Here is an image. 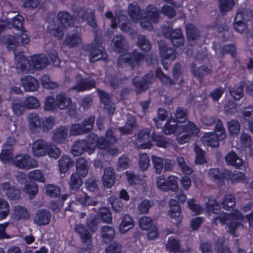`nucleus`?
Wrapping results in <instances>:
<instances>
[{
  "label": "nucleus",
  "instance_id": "47",
  "mask_svg": "<svg viewBox=\"0 0 253 253\" xmlns=\"http://www.w3.org/2000/svg\"><path fill=\"white\" fill-rule=\"evenodd\" d=\"M109 201L111 205L112 210L116 213L120 212L124 208V204L118 198L111 196L109 198Z\"/></svg>",
  "mask_w": 253,
  "mask_h": 253
},
{
  "label": "nucleus",
  "instance_id": "14",
  "mask_svg": "<svg viewBox=\"0 0 253 253\" xmlns=\"http://www.w3.org/2000/svg\"><path fill=\"white\" fill-rule=\"evenodd\" d=\"M77 83L73 87V89L79 92L90 90L96 87V82L94 80L90 79L89 78H84L80 74L77 75Z\"/></svg>",
  "mask_w": 253,
  "mask_h": 253
},
{
  "label": "nucleus",
  "instance_id": "17",
  "mask_svg": "<svg viewBox=\"0 0 253 253\" xmlns=\"http://www.w3.org/2000/svg\"><path fill=\"white\" fill-rule=\"evenodd\" d=\"M21 82L22 86L26 91L34 92L39 88L38 81L31 76H24L21 79Z\"/></svg>",
  "mask_w": 253,
  "mask_h": 253
},
{
  "label": "nucleus",
  "instance_id": "2",
  "mask_svg": "<svg viewBox=\"0 0 253 253\" xmlns=\"http://www.w3.org/2000/svg\"><path fill=\"white\" fill-rule=\"evenodd\" d=\"M101 43V38L95 33L94 43L87 44L84 46V50L89 53V60L91 63H94L101 60H105L107 58V53L104 50L99 49Z\"/></svg>",
  "mask_w": 253,
  "mask_h": 253
},
{
  "label": "nucleus",
  "instance_id": "18",
  "mask_svg": "<svg viewBox=\"0 0 253 253\" xmlns=\"http://www.w3.org/2000/svg\"><path fill=\"white\" fill-rule=\"evenodd\" d=\"M116 174L114 169L111 167L105 168L102 176L103 185L108 188H111L116 182Z\"/></svg>",
  "mask_w": 253,
  "mask_h": 253
},
{
  "label": "nucleus",
  "instance_id": "39",
  "mask_svg": "<svg viewBox=\"0 0 253 253\" xmlns=\"http://www.w3.org/2000/svg\"><path fill=\"white\" fill-rule=\"evenodd\" d=\"M101 235L103 241L108 244L114 238L115 231L113 228L109 226H105L102 228Z\"/></svg>",
  "mask_w": 253,
  "mask_h": 253
},
{
  "label": "nucleus",
  "instance_id": "61",
  "mask_svg": "<svg viewBox=\"0 0 253 253\" xmlns=\"http://www.w3.org/2000/svg\"><path fill=\"white\" fill-rule=\"evenodd\" d=\"M80 41V38L77 34L67 35L64 41V43L69 47H74L77 45Z\"/></svg>",
  "mask_w": 253,
  "mask_h": 253
},
{
  "label": "nucleus",
  "instance_id": "12",
  "mask_svg": "<svg viewBox=\"0 0 253 253\" xmlns=\"http://www.w3.org/2000/svg\"><path fill=\"white\" fill-rule=\"evenodd\" d=\"M54 108L60 110L68 109L70 112L72 109L74 112L76 110V107L73 104L72 98L65 92H61L56 95Z\"/></svg>",
  "mask_w": 253,
  "mask_h": 253
},
{
  "label": "nucleus",
  "instance_id": "37",
  "mask_svg": "<svg viewBox=\"0 0 253 253\" xmlns=\"http://www.w3.org/2000/svg\"><path fill=\"white\" fill-rule=\"evenodd\" d=\"M180 130L182 132L186 133L191 137L197 136L200 131L197 126L191 121H188L187 124L180 126Z\"/></svg>",
  "mask_w": 253,
  "mask_h": 253
},
{
  "label": "nucleus",
  "instance_id": "11",
  "mask_svg": "<svg viewBox=\"0 0 253 253\" xmlns=\"http://www.w3.org/2000/svg\"><path fill=\"white\" fill-rule=\"evenodd\" d=\"M164 33L166 37H169L175 48L183 45L184 38L180 29H172L169 28L164 29Z\"/></svg>",
  "mask_w": 253,
  "mask_h": 253
},
{
  "label": "nucleus",
  "instance_id": "46",
  "mask_svg": "<svg viewBox=\"0 0 253 253\" xmlns=\"http://www.w3.org/2000/svg\"><path fill=\"white\" fill-rule=\"evenodd\" d=\"M11 108L14 114L17 116L22 115L26 109L23 101L18 99L12 100Z\"/></svg>",
  "mask_w": 253,
  "mask_h": 253
},
{
  "label": "nucleus",
  "instance_id": "5",
  "mask_svg": "<svg viewBox=\"0 0 253 253\" xmlns=\"http://www.w3.org/2000/svg\"><path fill=\"white\" fill-rule=\"evenodd\" d=\"M155 76L153 72H149L143 77H134L132 80V85L135 87L137 93L147 90L150 84L154 81Z\"/></svg>",
  "mask_w": 253,
  "mask_h": 253
},
{
  "label": "nucleus",
  "instance_id": "30",
  "mask_svg": "<svg viewBox=\"0 0 253 253\" xmlns=\"http://www.w3.org/2000/svg\"><path fill=\"white\" fill-rule=\"evenodd\" d=\"M187 38L189 42L197 40L200 37V33L193 23H187L185 26Z\"/></svg>",
  "mask_w": 253,
  "mask_h": 253
},
{
  "label": "nucleus",
  "instance_id": "25",
  "mask_svg": "<svg viewBox=\"0 0 253 253\" xmlns=\"http://www.w3.org/2000/svg\"><path fill=\"white\" fill-rule=\"evenodd\" d=\"M68 129L66 126H62L56 128L53 132V141L58 144L65 142L67 137Z\"/></svg>",
  "mask_w": 253,
  "mask_h": 253
},
{
  "label": "nucleus",
  "instance_id": "26",
  "mask_svg": "<svg viewBox=\"0 0 253 253\" xmlns=\"http://www.w3.org/2000/svg\"><path fill=\"white\" fill-rule=\"evenodd\" d=\"M241 115L245 121L248 123L249 130L253 133V104L244 107Z\"/></svg>",
  "mask_w": 253,
  "mask_h": 253
},
{
  "label": "nucleus",
  "instance_id": "36",
  "mask_svg": "<svg viewBox=\"0 0 253 253\" xmlns=\"http://www.w3.org/2000/svg\"><path fill=\"white\" fill-rule=\"evenodd\" d=\"M225 161L228 165L239 168L243 164V160L239 158L233 151L229 152L225 157Z\"/></svg>",
  "mask_w": 253,
  "mask_h": 253
},
{
  "label": "nucleus",
  "instance_id": "21",
  "mask_svg": "<svg viewBox=\"0 0 253 253\" xmlns=\"http://www.w3.org/2000/svg\"><path fill=\"white\" fill-rule=\"evenodd\" d=\"M151 131L149 129L140 130L137 134L138 141L142 143L141 147L143 149H149L152 146L149 139L151 137Z\"/></svg>",
  "mask_w": 253,
  "mask_h": 253
},
{
  "label": "nucleus",
  "instance_id": "1",
  "mask_svg": "<svg viewBox=\"0 0 253 253\" xmlns=\"http://www.w3.org/2000/svg\"><path fill=\"white\" fill-rule=\"evenodd\" d=\"M144 59L148 65H153L156 61L152 55L145 56L143 53L134 49L130 53L121 54L117 59V64L119 66L128 64L132 70H134L136 65L139 66L141 61Z\"/></svg>",
  "mask_w": 253,
  "mask_h": 253
},
{
  "label": "nucleus",
  "instance_id": "55",
  "mask_svg": "<svg viewBox=\"0 0 253 253\" xmlns=\"http://www.w3.org/2000/svg\"><path fill=\"white\" fill-rule=\"evenodd\" d=\"M98 138L99 137L96 133H90L88 135L87 140L86 141L87 143L90 153H93L94 152L95 148H96V144Z\"/></svg>",
  "mask_w": 253,
  "mask_h": 253
},
{
  "label": "nucleus",
  "instance_id": "27",
  "mask_svg": "<svg viewBox=\"0 0 253 253\" xmlns=\"http://www.w3.org/2000/svg\"><path fill=\"white\" fill-rule=\"evenodd\" d=\"M202 140L204 143L211 147H217L219 145V141H222L218 135L214 132L204 133Z\"/></svg>",
  "mask_w": 253,
  "mask_h": 253
},
{
  "label": "nucleus",
  "instance_id": "22",
  "mask_svg": "<svg viewBox=\"0 0 253 253\" xmlns=\"http://www.w3.org/2000/svg\"><path fill=\"white\" fill-rule=\"evenodd\" d=\"M57 18L61 25L66 29L73 25L75 17L67 11H59L57 13Z\"/></svg>",
  "mask_w": 253,
  "mask_h": 253
},
{
  "label": "nucleus",
  "instance_id": "44",
  "mask_svg": "<svg viewBox=\"0 0 253 253\" xmlns=\"http://www.w3.org/2000/svg\"><path fill=\"white\" fill-rule=\"evenodd\" d=\"M137 46L144 52H149L152 48V44L145 35H140L138 37Z\"/></svg>",
  "mask_w": 253,
  "mask_h": 253
},
{
  "label": "nucleus",
  "instance_id": "3",
  "mask_svg": "<svg viewBox=\"0 0 253 253\" xmlns=\"http://www.w3.org/2000/svg\"><path fill=\"white\" fill-rule=\"evenodd\" d=\"M253 20V11L243 9L237 11L234 20V28L239 33H242L246 27L247 22Z\"/></svg>",
  "mask_w": 253,
  "mask_h": 253
},
{
  "label": "nucleus",
  "instance_id": "42",
  "mask_svg": "<svg viewBox=\"0 0 253 253\" xmlns=\"http://www.w3.org/2000/svg\"><path fill=\"white\" fill-rule=\"evenodd\" d=\"M188 113L187 109L184 107H178L176 109L174 119L179 124L185 123L188 119Z\"/></svg>",
  "mask_w": 253,
  "mask_h": 253
},
{
  "label": "nucleus",
  "instance_id": "52",
  "mask_svg": "<svg viewBox=\"0 0 253 253\" xmlns=\"http://www.w3.org/2000/svg\"><path fill=\"white\" fill-rule=\"evenodd\" d=\"M81 176L76 172L72 173L69 181L71 189L76 191L80 188L82 184V180Z\"/></svg>",
  "mask_w": 253,
  "mask_h": 253
},
{
  "label": "nucleus",
  "instance_id": "19",
  "mask_svg": "<svg viewBox=\"0 0 253 253\" xmlns=\"http://www.w3.org/2000/svg\"><path fill=\"white\" fill-rule=\"evenodd\" d=\"M85 152H87L89 154H91L89 153L86 140H79L74 143L71 149V153L74 156H80Z\"/></svg>",
  "mask_w": 253,
  "mask_h": 253
},
{
  "label": "nucleus",
  "instance_id": "31",
  "mask_svg": "<svg viewBox=\"0 0 253 253\" xmlns=\"http://www.w3.org/2000/svg\"><path fill=\"white\" fill-rule=\"evenodd\" d=\"M74 163L72 159L67 155H63L58 161L59 170L62 173L67 172L72 167Z\"/></svg>",
  "mask_w": 253,
  "mask_h": 253
},
{
  "label": "nucleus",
  "instance_id": "20",
  "mask_svg": "<svg viewBox=\"0 0 253 253\" xmlns=\"http://www.w3.org/2000/svg\"><path fill=\"white\" fill-rule=\"evenodd\" d=\"M2 189L5 195L12 200H17L20 198L21 192L12 186L10 182H7L2 184Z\"/></svg>",
  "mask_w": 253,
  "mask_h": 253
},
{
  "label": "nucleus",
  "instance_id": "48",
  "mask_svg": "<svg viewBox=\"0 0 253 253\" xmlns=\"http://www.w3.org/2000/svg\"><path fill=\"white\" fill-rule=\"evenodd\" d=\"M166 247L169 252L177 253L180 250L181 245L178 240L172 237H169L168 238Z\"/></svg>",
  "mask_w": 253,
  "mask_h": 253
},
{
  "label": "nucleus",
  "instance_id": "24",
  "mask_svg": "<svg viewBox=\"0 0 253 253\" xmlns=\"http://www.w3.org/2000/svg\"><path fill=\"white\" fill-rule=\"evenodd\" d=\"M191 70L193 76L196 78L200 83L203 81L205 76L210 74L211 72V69L207 66L203 65L197 68L194 63L192 64Z\"/></svg>",
  "mask_w": 253,
  "mask_h": 253
},
{
  "label": "nucleus",
  "instance_id": "43",
  "mask_svg": "<svg viewBox=\"0 0 253 253\" xmlns=\"http://www.w3.org/2000/svg\"><path fill=\"white\" fill-rule=\"evenodd\" d=\"M23 191L27 194L29 195L30 198L32 199L35 197L38 193V185L35 182L31 180H29L28 182H27L24 185Z\"/></svg>",
  "mask_w": 253,
  "mask_h": 253
},
{
  "label": "nucleus",
  "instance_id": "58",
  "mask_svg": "<svg viewBox=\"0 0 253 253\" xmlns=\"http://www.w3.org/2000/svg\"><path fill=\"white\" fill-rule=\"evenodd\" d=\"M35 221L40 225L47 224V212L45 210H39L36 213Z\"/></svg>",
  "mask_w": 253,
  "mask_h": 253
},
{
  "label": "nucleus",
  "instance_id": "40",
  "mask_svg": "<svg viewBox=\"0 0 253 253\" xmlns=\"http://www.w3.org/2000/svg\"><path fill=\"white\" fill-rule=\"evenodd\" d=\"M151 140L158 147L167 148L169 144V141L163 135L158 134L153 132L151 136Z\"/></svg>",
  "mask_w": 253,
  "mask_h": 253
},
{
  "label": "nucleus",
  "instance_id": "38",
  "mask_svg": "<svg viewBox=\"0 0 253 253\" xmlns=\"http://www.w3.org/2000/svg\"><path fill=\"white\" fill-rule=\"evenodd\" d=\"M178 124L173 118L169 119L164 126V133L166 134H171L175 132L177 129H180V126H179Z\"/></svg>",
  "mask_w": 253,
  "mask_h": 253
},
{
  "label": "nucleus",
  "instance_id": "60",
  "mask_svg": "<svg viewBox=\"0 0 253 253\" xmlns=\"http://www.w3.org/2000/svg\"><path fill=\"white\" fill-rule=\"evenodd\" d=\"M70 132L71 135H78L88 133L82 124H74L72 125Z\"/></svg>",
  "mask_w": 253,
  "mask_h": 253
},
{
  "label": "nucleus",
  "instance_id": "16",
  "mask_svg": "<svg viewBox=\"0 0 253 253\" xmlns=\"http://www.w3.org/2000/svg\"><path fill=\"white\" fill-rule=\"evenodd\" d=\"M75 231L77 233L83 244L87 245V247L92 242V236L91 234L84 227L82 224H76L75 226Z\"/></svg>",
  "mask_w": 253,
  "mask_h": 253
},
{
  "label": "nucleus",
  "instance_id": "10",
  "mask_svg": "<svg viewBox=\"0 0 253 253\" xmlns=\"http://www.w3.org/2000/svg\"><path fill=\"white\" fill-rule=\"evenodd\" d=\"M100 102L103 105L107 114L112 116L116 109V105L112 101V96L104 90L97 88L96 90Z\"/></svg>",
  "mask_w": 253,
  "mask_h": 253
},
{
  "label": "nucleus",
  "instance_id": "35",
  "mask_svg": "<svg viewBox=\"0 0 253 253\" xmlns=\"http://www.w3.org/2000/svg\"><path fill=\"white\" fill-rule=\"evenodd\" d=\"M77 173L83 177L86 176L88 173L87 162L83 157L77 159L76 162Z\"/></svg>",
  "mask_w": 253,
  "mask_h": 253
},
{
  "label": "nucleus",
  "instance_id": "34",
  "mask_svg": "<svg viewBox=\"0 0 253 253\" xmlns=\"http://www.w3.org/2000/svg\"><path fill=\"white\" fill-rule=\"evenodd\" d=\"M134 226V222L132 217L128 214H125L121 219L119 225L120 232L122 234L127 232Z\"/></svg>",
  "mask_w": 253,
  "mask_h": 253
},
{
  "label": "nucleus",
  "instance_id": "4",
  "mask_svg": "<svg viewBox=\"0 0 253 253\" xmlns=\"http://www.w3.org/2000/svg\"><path fill=\"white\" fill-rule=\"evenodd\" d=\"M186 196L183 193H181L176 195V200L171 199L169 201L170 209L169 214L171 218L175 219V224L177 225L180 224L182 221V217L180 216L181 207L179 203H184L186 200Z\"/></svg>",
  "mask_w": 253,
  "mask_h": 253
},
{
  "label": "nucleus",
  "instance_id": "50",
  "mask_svg": "<svg viewBox=\"0 0 253 253\" xmlns=\"http://www.w3.org/2000/svg\"><path fill=\"white\" fill-rule=\"evenodd\" d=\"M227 126L230 136L235 137L240 132L241 126L237 120L232 119L227 123Z\"/></svg>",
  "mask_w": 253,
  "mask_h": 253
},
{
  "label": "nucleus",
  "instance_id": "8",
  "mask_svg": "<svg viewBox=\"0 0 253 253\" xmlns=\"http://www.w3.org/2000/svg\"><path fill=\"white\" fill-rule=\"evenodd\" d=\"M177 177L170 175L167 179L164 175L159 176L157 179L158 187L164 191H176L178 188Z\"/></svg>",
  "mask_w": 253,
  "mask_h": 253
},
{
  "label": "nucleus",
  "instance_id": "28",
  "mask_svg": "<svg viewBox=\"0 0 253 253\" xmlns=\"http://www.w3.org/2000/svg\"><path fill=\"white\" fill-rule=\"evenodd\" d=\"M114 42L113 50L115 52L120 53L126 52V41L124 36L116 35L113 40Z\"/></svg>",
  "mask_w": 253,
  "mask_h": 253
},
{
  "label": "nucleus",
  "instance_id": "64",
  "mask_svg": "<svg viewBox=\"0 0 253 253\" xmlns=\"http://www.w3.org/2000/svg\"><path fill=\"white\" fill-rule=\"evenodd\" d=\"M139 225L142 230H149L155 225L153 222L152 219L148 216L141 217L139 220Z\"/></svg>",
  "mask_w": 253,
  "mask_h": 253
},
{
  "label": "nucleus",
  "instance_id": "15",
  "mask_svg": "<svg viewBox=\"0 0 253 253\" xmlns=\"http://www.w3.org/2000/svg\"><path fill=\"white\" fill-rule=\"evenodd\" d=\"M30 63L33 71L35 70H41L44 69L47 65V58L43 54L34 55L27 60Z\"/></svg>",
  "mask_w": 253,
  "mask_h": 253
},
{
  "label": "nucleus",
  "instance_id": "7",
  "mask_svg": "<svg viewBox=\"0 0 253 253\" xmlns=\"http://www.w3.org/2000/svg\"><path fill=\"white\" fill-rule=\"evenodd\" d=\"M12 164L20 169L29 170L38 167L37 161L28 154L17 155L12 159Z\"/></svg>",
  "mask_w": 253,
  "mask_h": 253
},
{
  "label": "nucleus",
  "instance_id": "33",
  "mask_svg": "<svg viewBox=\"0 0 253 253\" xmlns=\"http://www.w3.org/2000/svg\"><path fill=\"white\" fill-rule=\"evenodd\" d=\"M68 195L65 194H63L61 198H59L57 200L51 201L48 205V209L53 212H59L63 207L64 202L68 199Z\"/></svg>",
  "mask_w": 253,
  "mask_h": 253
},
{
  "label": "nucleus",
  "instance_id": "53",
  "mask_svg": "<svg viewBox=\"0 0 253 253\" xmlns=\"http://www.w3.org/2000/svg\"><path fill=\"white\" fill-rule=\"evenodd\" d=\"M219 8L222 14L230 11L235 5L234 0H218Z\"/></svg>",
  "mask_w": 253,
  "mask_h": 253
},
{
  "label": "nucleus",
  "instance_id": "56",
  "mask_svg": "<svg viewBox=\"0 0 253 253\" xmlns=\"http://www.w3.org/2000/svg\"><path fill=\"white\" fill-rule=\"evenodd\" d=\"M194 150L196 153L195 163L202 165L207 163L205 158V152L197 144L194 146Z\"/></svg>",
  "mask_w": 253,
  "mask_h": 253
},
{
  "label": "nucleus",
  "instance_id": "32",
  "mask_svg": "<svg viewBox=\"0 0 253 253\" xmlns=\"http://www.w3.org/2000/svg\"><path fill=\"white\" fill-rule=\"evenodd\" d=\"M146 18L154 23H157L160 19V12L158 8L152 4H149L146 7L145 13Z\"/></svg>",
  "mask_w": 253,
  "mask_h": 253
},
{
  "label": "nucleus",
  "instance_id": "13",
  "mask_svg": "<svg viewBox=\"0 0 253 253\" xmlns=\"http://www.w3.org/2000/svg\"><path fill=\"white\" fill-rule=\"evenodd\" d=\"M30 39L24 32L21 31L15 36L9 35L7 38L6 42L8 48L14 50L16 46L24 45L29 43Z\"/></svg>",
  "mask_w": 253,
  "mask_h": 253
},
{
  "label": "nucleus",
  "instance_id": "9",
  "mask_svg": "<svg viewBox=\"0 0 253 253\" xmlns=\"http://www.w3.org/2000/svg\"><path fill=\"white\" fill-rule=\"evenodd\" d=\"M28 120L30 129L33 133H36L40 131H47V119L44 121L42 119H40L37 114L31 113L28 116Z\"/></svg>",
  "mask_w": 253,
  "mask_h": 253
},
{
  "label": "nucleus",
  "instance_id": "59",
  "mask_svg": "<svg viewBox=\"0 0 253 253\" xmlns=\"http://www.w3.org/2000/svg\"><path fill=\"white\" fill-rule=\"evenodd\" d=\"M206 209L208 212L218 214L220 211V207L215 199H209L207 202Z\"/></svg>",
  "mask_w": 253,
  "mask_h": 253
},
{
  "label": "nucleus",
  "instance_id": "63",
  "mask_svg": "<svg viewBox=\"0 0 253 253\" xmlns=\"http://www.w3.org/2000/svg\"><path fill=\"white\" fill-rule=\"evenodd\" d=\"M23 102L25 108L29 109H37L40 106L37 98L32 96L26 98Z\"/></svg>",
  "mask_w": 253,
  "mask_h": 253
},
{
  "label": "nucleus",
  "instance_id": "45",
  "mask_svg": "<svg viewBox=\"0 0 253 253\" xmlns=\"http://www.w3.org/2000/svg\"><path fill=\"white\" fill-rule=\"evenodd\" d=\"M99 219L95 214H89L86 219V226L92 232H95L98 228Z\"/></svg>",
  "mask_w": 253,
  "mask_h": 253
},
{
  "label": "nucleus",
  "instance_id": "41",
  "mask_svg": "<svg viewBox=\"0 0 253 253\" xmlns=\"http://www.w3.org/2000/svg\"><path fill=\"white\" fill-rule=\"evenodd\" d=\"M244 85V83L241 82L239 85H235L229 88V93L235 100H239L243 96Z\"/></svg>",
  "mask_w": 253,
  "mask_h": 253
},
{
  "label": "nucleus",
  "instance_id": "6",
  "mask_svg": "<svg viewBox=\"0 0 253 253\" xmlns=\"http://www.w3.org/2000/svg\"><path fill=\"white\" fill-rule=\"evenodd\" d=\"M230 175L229 170L227 169L212 168L208 171V176L210 180L219 186H223L226 182L229 181Z\"/></svg>",
  "mask_w": 253,
  "mask_h": 253
},
{
  "label": "nucleus",
  "instance_id": "49",
  "mask_svg": "<svg viewBox=\"0 0 253 253\" xmlns=\"http://www.w3.org/2000/svg\"><path fill=\"white\" fill-rule=\"evenodd\" d=\"M235 203V198L233 195L226 194L222 202V208L226 211L233 210Z\"/></svg>",
  "mask_w": 253,
  "mask_h": 253
},
{
  "label": "nucleus",
  "instance_id": "57",
  "mask_svg": "<svg viewBox=\"0 0 253 253\" xmlns=\"http://www.w3.org/2000/svg\"><path fill=\"white\" fill-rule=\"evenodd\" d=\"M128 13L130 17L134 21H137L142 17L139 6L132 4L129 5Z\"/></svg>",
  "mask_w": 253,
  "mask_h": 253
},
{
  "label": "nucleus",
  "instance_id": "29",
  "mask_svg": "<svg viewBox=\"0 0 253 253\" xmlns=\"http://www.w3.org/2000/svg\"><path fill=\"white\" fill-rule=\"evenodd\" d=\"M159 50L162 58L173 61L176 58L175 50L172 48L168 47L166 44L160 45Z\"/></svg>",
  "mask_w": 253,
  "mask_h": 253
},
{
  "label": "nucleus",
  "instance_id": "54",
  "mask_svg": "<svg viewBox=\"0 0 253 253\" xmlns=\"http://www.w3.org/2000/svg\"><path fill=\"white\" fill-rule=\"evenodd\" d=\"M236 46L233 43H229L224 45L220 48L219 50L220 53L222 56L228 54L230 55L233 59L236 57Z\"/></svg>",
  "mask_w": 253,
  "mask_h": 253
},
{
  "label": "nucleus",
  "instance_id": "62",
  "mask_svg": "<svg viewBox=\"0 0 253 253\" xmlns=\"http://www.w3.org/2000/svg\"><path fill=\"white\" fill-rule=\"evenodd\" d=\"M215 123L214 132L218 135L220 139H225L226 138V133L222 122L221 120L218 119Z\"/></svg>",
  "mask_w": 253,
  "mask_h": 253
},
{
  "label": "nucleus",
  "instance_id": "51",
  "mask_svg": "<svg viewBox=\"0 0 253 253\" xmlns=\"http://www.w3.org/2000/svg\"><path fill=\"white\" fill-rule=\"evenodd\" d=\"M13 214L15 218L18 220L21 219H26L29 216L27 210L25 208L20 206L14 207Z\"/></svg>",
  "mask_w": 253,
  "mask_h": 253
},
{
  "label": "nucleus",
  "instance_id": "23",
  "mask_svg": "<svg viewBox=\"0 0 253 253\" xmlns=\"http://www.w3.org/2000/svg\"><path fill=\"white\" fill-rule=\"evenodd\" d=\"M47 143L42 139H39L35 141L32 145V152L36 157L43 156L46 155Z\"/></svg>",
  "mask_w": 253,
  "mask_h": 253
}]
</instances>
